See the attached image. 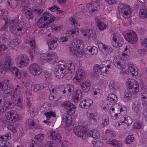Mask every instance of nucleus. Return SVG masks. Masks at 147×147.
<instances>
[{"mask_svg": "<svg viewBox=\"0 0 147 147\" xmlns=\"http://www.w3.org/2000/svg\"><path fill=\"white\" fill-rule=\"evenodd\" d=\"M55 17L49 12H44L37 21V25L40 28L48 27L49 23L53 22Z\"/></svg>", "mask_w": 147, "mask_h": 147, "instance_id": "nucleus-1", "label": "nucleus"}, {"mask_svg": "<svg viewBox=\"0 0 147 147\" xmlns=\"http://www.w3.org/2000/svg\"><path fill=\"white\" fill-rule=\"evenodd\" d=\"M84 48V45L82 42L79 40L74 39L70 45V49L73 53L77 57H81L84 54V51H82Z\"/></svg>", "mask_w": 147, "mask_h": 147, "instance_id": "nucleus-2", "label": "nucleus"}, {"mask_svg": "<svg viewBox=\"0 0 147 147\" xmlns=\"http://www.w3.org/2000/svg\"><path fill=\"white\" fill-rule=\"evenodd\" d=\"M27 30V27L24 22H17L15 25H11L10 27V32L17 36L24 34Z\"/></svg>", "mask_w": 147, "mask_h": 147, "instance_id": "nucleus-3", "label": "nucleus"}, {"mask_svg": "<svg viewBox=\"0 0 147 147\" xmlns=\"http://www.w3.org/2000/svg\"><path fill=\"white\" fill-rule=\"evenodd\" d=\"M123 34L125 40L130 43L135 44L137 41V35L132 30H129Z\"/></svg>", "mask_w": 147, "mask_h": 147, "instance_id": "nucleus-4", "label": "nucleus"}, {"mask_svg": "<svg viewBox=\"0 0 147 147\" xmlns=\"http://www.w3.org/2000/svg\"><path fill=\"white\" fill-rule=\"evenodd\" d=\"M16 60L17 65L21 68L27 66L28 65L30 61L28 56L24 54L19 55Z\"/></svg>", "mask_w": 147, "mask_h": 147, "instance_id": "nucleus-5", "label": "nucleus"}, {"mask_svg": "<svg viewBox=\"0 0 147 147\" xmlns=\"http://www.w3.org/2000/svg\"><path fill=\"white\" fill-rule=\"evenodd\" d=\"M119 9L122 12L124 18L128 19L131 15L132 10L129 7V6L124 4H119Z\"/></svg>", "mask_w": 147, "mask_h": 147, "instance_id": "nucleus-6", "label": "nucleus"}, {"mask_svg": "<svg viewBox=\"0 0 147 147\" xmlns=\"http://www.w3.org/2000/svg\"><path fill=\"white\" fill-rule=\"evenodd\" d=\"M73 131L78 137L82 138L83 140L86 139L87 130L85 127L82 126L75 127Z\"/></svg>", "mask_w": 147, "mask_h": 147, "instance_id": "nucleus-7", "label": "nucleus"}, {"mask_svg": "<svg viewBox=\"0 0 147 147\" xmlns=\"http://www.w3.org/2000/svg\"><path fill=\"white\" fill-rule=\"evenodd\" d=\"M67 65L66 63L63 62L62 64H59L57 69H55V74L57 78L58 79L62 78L65 75V69Z\"/></svg>", "mask_w": 147, "mask_h": 147, "instance_id": "nucleus-8", "label": "nucleus"}, {"mask_svg": "<svg viewBox=\"0 0 147 147\" xmlns=\"http://www.w3.org/2000/svg\"><path fill=\"white\" fill-rule=\"evenodd\" d=\"M29 70L30 73L34 76L38 75L42 72V70L40 66L35 63H33L30 65Z\"/></svg>", "mask_w": 147, "mask_h": 147, "instance_id": "nucleus-9", "label": "nucleus"}, {"mask_svg": "<svg viewBox=\"0 0 147 147\" xmlns=\"http://www.w3.org/2000/svg\"><path fill=\"white\" fill-rule=\"evenodd\" d=\"M58 39L57 37L54 36L48 38L47 41L49 49H55L57 48L58 46Z\"/></svg>", "mask_w": 147, "mask_h": 147, "instance_id": "nucleus-10", "label": "nucleus"}, {"mask_svg": "<svg viewBox=\"0 0 147 147\" xmlns=\"http://www.w3.org/2000/svg\"><path fill=\"white\" fill-rule=\"evenodd\" d=\"M85 77V74L84 71L81 69H79L76 71L73 81L76 82H80L83 80Z\"/></svg>", "mask_w": 147, "mask_h": 147, "instance_id": "nucleus-11", "label": "nucleus"}, {"mask_svg": "<svg viewBox=\"0 0 147 147\" xmlns=\"http://www.w3.org/2000/svg\"><path fill=\"white\" fill-rule=\"evenodd\" d=\"M0 88L3 89V91L4 93H5L6 95H11L12 96V89L9 86L5 84L4 82H2L0 81Z\"/></svg>", "mask_w": 147, "mask_h": 147, "instance_id": "nucleus-12", "label": "nucleus"}, {"mask_svg": "<svg viewBox=\"0 0 147 147\" xmlns=\"http://www.w3.org/2000/svg\"><path fill=\"white\" fill-rule=\"evenodd\" d=\"M13 63L11 57L9 56H6L4 59L3 69L5 71L9 69L10 66Z\"/></svg>", "mask_w": 147, "mask_h": 147, "instance_id": "nucleus-13", "label": "nucleus"}, {"mask_svg": "<svg viewBox=\"0 0 147 147\" xmlns=\"http://www.w3.org/2000/svg\"><path fill=\"white\" fill-rule=\"evenodd\" d=\"M7 100L5 102V106L7 105L6 106L7 109L12 108L14 106V105L16 103L14 98L12 99V96L10 95H7L6 98Z\"/></svg>", "mask_w": 147, "mask_h": 147, "instance_id": "nucleus-14", "label": "nucleus"}, {"mask_svg": "<svg viewBox=\"0 0 147 147\" xmlns=\"http://www.w3.org/2000/svg\"><path fill=\"white\" fill-rule=\"evenodd\" d=\"M50 138L54 143H59L61 141L60 134L57 131L51 132Z\"/></svg>", "mask_w": 147, "mask_h": 147, "instance_id": "nucleus-15", "label": "nucleus"}, {"mask_svg": "<svg viewBox=\"0 0 147 147\" xmlns=\"http://www.w3.org/2000/svg\"><path fill=\"white\" fill-rule=\"evenodd\" d=\"M100 65L96 64L94 67L92 71L90 73V76L92 77L95 78L99 75H100Z\"/></svg>", "mask_w": 147, "mask_h": 147, "instance_id": "nucleus-16", "label": "nucleus"}, {"mask_svg": "<svg viewBox=\"0 0 147 147\" xmlns=\"http://www.w3.org/2000/svg\"><path fill=\"white\" fill-rule=\"evenodd\" d=\"M80 85L82 88L83 91L84 93H86L89 90L91 86V84L90 81H85L83 82L80 83Z\"/></svg>", "mask_w": 147, "mask_h": 147, "instance_id": "nucleus-17", "label": "nucleus"}, {"mask_svg": "<svg viewBox=\"0 0 147 147\" xmlns=\"http://www.w3.org/2000/svg\"><path fill=\"white\" fill-rule=\"evenodd\" d=\"M140 42L142 45L144 46H145L147 49V38H142L140 40ZM138 52L141 55L145 54V53L147 52V50L144 49H138Z\"/></svg>", "mask_w": 147, "mask_h": 147, "instance_id": "nucleus-18", "label": "nucleus"}, {"mask_svg": "<svg viewBox=\"0 0 147 147\" xmlns=\"http://www.w3.org/2000/svg\"><path fill=\"white\" fill-rule=\"evenodd\" d=\"M89 137H92L95 140L98 139L99 137V132L95 130L89 131L87 133L86 138Z\"/></svg>", "mask_w": 147, "mask_h": 147, "instance_id": "nucleus-19", "label": "nucleus"}, {"mask_svg": "<svg viewBox=\"0 0 147 147\" xmlns=\"http://www.w3.org/2000/svg\"><path fill=\"white\" fill-rule=\"evenodd\" d=\"M61 105L68 110L76 109L75 105L68 101L63 102L61 103Z\"/></svg>", "mask_w": 147, "mask_h": 147, "instance_id": "nucleus-20", "label": "nucleus"}, {"mask_svg": "<svg viewBox=\"0 0 147 147\" xmlns=\"http://www.w3.org/2000/svg\"><path fill=\"white\" fill-rule=\"evenodd\" d=\"M128 71H127L125 73L129 74H130L133 76H136L138 75V72L135 71V68L133 66L132 64H130L128 65Z\"/></svg>", "mask_w": 147, "mask_h": 147, "instance_id": "nucleus-21", "label": "nucleus"}, {"mask_svg": "<svg viewBox=\"0 0 147 147\" xmlns=\"http://www.w3.org/2000/svg\"><path fill=\"white\" fill-rule=\"evenodd\" d=\"M26 125L29 128H38L39 127L37 124H35L34 121L31 119H29L26 120Z\"/></svg>", "mask_w": 147, "mask_h": 147, "instance_id": "nucleus-22", "label": "nucleus"}, {"mask_svg": "<svg viewBox=\"0 0 147 147\" xmlns=\"http://www.w3.org/2000/svg\"><path fill=\"white\" fill-rule=\"evenodd\" d=\"M119 122L121 124L125 123L127 125V126H128L132 123V120L130 116H126L125 117H123L122 120L121 119Z\"/></svg>", "mask_w": 147, "mask_h": 147, "instance_id": "nucleus-23", "label": "nucleus"}, {"mask_svg": "<svg viewBox=\"0 0 147 147\" xmlns=\"http://www.w3.org/2000/svg\"><path fill=\"white\" fill-rule=\"evenodd\" d=\"M82 96V94L81 91L79 89H78L74 92L73 95V99L75 102H77L80 98L81 99Z\"/></svg>", "mask_w": 147, "mask_h": 147, "instance_id": "nucleus-24", "label": "nucleus"}, {"mask_svg": "<svg viewBox=\"0 0 147 147\" xmlns=\"http://www.w3.org/2000/svg\"><path fill=\"white\" fill-rule=\"evenodd\" d=\"M117 98L114 94H110L107 97V100L113 103H115L117 101Z\"/></svg>", "mask_w": 147, "mask_h": 147, "instance_id": "nucleus-25", "label": "nucleus"}, {"mask_svg": "<svg viewBox=\"0 0 147 147\" xmlns=\"http://www.w3.org/2000/svg\"><path fill=\"white\" fill-rule=\"evenodd\" d=\"M11 70L13 74L14 75L16 79H18L21 77L22 75L17 68L12 67L11 68Z\"/></svg>", "mask_w": 147, "mask_h": 147, "instance_id": "nucleus-26", "label": "nucleus"}, {"mask_svg": "<svg viewBox=\"0 0 147 147\" xmlns=\"http://www.w3.org/2000/svg\"><path fill=\"white\" fill-rule=\"evenodd\" d=\"M129 89H127L125 91V96L123 98V99L125 102H127L129 100L132 99V94H133L132 92H129Z\"/></svg>", "mask_w": 147, "mask_h": 147, "instance_id": "nucleus-27", "label": "nucleus"}, {"mask_svg": "<svg viewBox=\"0 0 147 147\" xmlns=\"http://www.w3.org/2000/svg\"><path fill=\"white\" fill-rule=\"evenodd\" d=\"M88 51L90 55H96L98 52V49L96 47L93 46L92 47H88L87 48L86 52Z\"/></svg>", "mask_w": 147, "mask_h": 147, "instance_id": "nucleus-28", "label": "nucleus"}, {"mask_svg": "<svg viewBox=\"0 0 147 147\" xmlns=\"http://www.w3.org/2000/svg\"><path fill=\"white\" fill-rule=\"evenodd\" d=\"M129 89V92H132L133 94H136L139 91V85H134L132 87L128 88Z\"/></svg>", "mask_w": 147, "mask_h": 147, "instance_id": "nucleus-29", "label": "nucleus"}, {"mask_svg": "<svg viewBox=\"0 0 147 147\" xmlns=\"http://www.w3.org/2000/svg\"><path fill=\"white\" fill-rule=\"evenodd\" d=\"M3 34L2 35V38L4 42L9 40L10 39V35L8 31H5L3 32Z\"/></svg>", "mask_w": 147, "mask_h": 147, "instance_id": "nucleus-30", "label": "nucleus"}, {"mask_svg": "<svg viewBox=\"0 0 147 147\" xmlns=\"http://www.w3.org/2000/svg\"><path fill=\"white\" fill-rule=\"evenodd\" d=\"M47 86V84H40L36 85L34 86V91L36 92L39 90L46 88Z\"/></svg>", "mask_w": 147, "mask_h": 147, "instance_id": "nucleus-31", "label": "nucleus"}, {"mask_svg": "<svg viewBox=\"0 0 147 147\" xmlns=\"http://www.w3.org/2000/svg\"><path fill=\"white\" fill-rule=\"evenodd\" d=\"M7 95L0 96V105L2 107L5 106V102L6 100H7L6 98Z\"/></svg>", "mask_w": 147, "mask_h": 147, "instance_id": "nucleus-32", "label": "nucleus"}, {"mask_svg": "<svg viewBox=\"0 0 147 147\" xmlns=\"http://www.w3.org/2000/svg\"><path fill=\"white\" fill-rule=\"evenodd\" d=\"M67 69L69 72L71 73H74L75 72V66L73 62H71L68 64Z\"/></svg>", "mask_w": 147, "mask_h": 147, "instance_id": "nucleus-33", "label": "nucleus"}, {"mask_svg": "<svg viewBox=\"0 0 147 147\" xmlns=\"http://www.w3.org/2000/svg\"><path fill=\"white\" fill-rule=\"evenodd\" d=\"M24 12L26 14L27 17L28 18L32 19L33 18L34 15L32 11L30 8L28 9L27 11H24Z\"/></svg>", "mask_w": 147, "mask_h": 147, "instance_id": "nucleus-34", "label": "nucleus"}, {"mask_svg": "<svg viewBox=\"0 0 147 147\" xmlns=\"http://www.w3.org/2000/svg\"><path fill=\"white\" fill-rule=\"evenodd\" d=\"M140 92L142 98H144L147 97V89L146 88L143 87L141 88Z\"/></svg>", "mask_w": 147, "mask_h": 147, "instance_id": "nucleus-35", "label": "nucleus"}, {"mask_svg": "<svg viewBox=\"0 0 147 147\" xmlns=\"http://www.w3.org/2000/svg\"><path fill=\"white\" fill-rule=\"evenodd\" d=\"M109 143L115 147H120L121 146L120 142L115 139L110 141Z\"/></svg>", "mask_w": 147, "mask_h": 147, "instance_id": "nucleus-36", "label": "nucleus"}, {"mask_svg": "<svg viewBox=\"0 0 147 147\" xmlns=\"http://www.w3.org/2000/svg\"><path fill=\"white\" fill-rule=\"evenodd\" d=\"M89 122L91 123H96V121L98 119V118L95 115L92 116H91L88 117Z\"/></svg>", "mask_w": 147, "mask_h": 147, "instance_id": "nucleus-37", "label": "nucleus"}, {"mask_svg": "<svg viewBox=\"0 0 147 147\" xmlns=\"http://www.w3.org/2000/svg\"><path fill=\"white\" fill-rule=\"evenodd\" d=\"M127 84L129 85L128 88H130L134 85H137L138 84L136 81H135L134 79H131L129 80V81L127 82Z\"/></svg>", "mask_w": 147, "mask_h": 147, "instance_id": "nucleus-38", "label": "nucleus"}, {"mask_svg": "<svg viewBox=\"0 0 147 147\" xmlns=\"http://www.w3.org/2000/svg\"><path fill=\"white\" fill-rule=\"evenodd\" d=\"M116 64L117 65V67L118 68L121 69L122 70H123L126 67L125 63L124 61H123V62H122L120 61H118L117 63Z\"/></svg>", "mask_w": 147, "mask_h": 147, "instance_id": "nucleus-39", "label": "nucleus"}, {"mask_svg": "<svg viewBox=\"0 0 147 147\" xmlns=\"http://www.w3.org/2000/svg\"><path fill=\"white\" fill-rule=\"evenodd\" d=\"M44 135L42 134H39L36 135L34 137L36 141L37 142H41L44 139Z\"/></svg>", "mask_w": 147, "mask_h": 147, "instance_id": "nucleus-40", "label": "nucleus"}, {"mask_svg": "<svg viewBox=\"0 0 147 147\" xmlns=\"http://www.w3.org/2000/svg\"><path fill=\"white\" fill-rule=\"evenodd\" d=\"M20 44V42L17 39H13L10 42V45L12 48L18 47Z\"/></svg>", "mask_w": 147, "mask_h": 147, "instance_id": "nucleus-41", "label": "nucleus"}, {"mask_svg": "<svg viewBox=\"0 0 147 147\" xmlns=\"http://www.w3.org/2000/svg\"><path fill=\"white\" fill-rule=\"evenodd\" d=\"M134 139V138L133 135H129L126 137L125 141V143L127 144H130L131 142L133 141Z\"/></svg>", "mask_w": 147, "mask_h": 147, "instance_id": "nucleus-42", "label": "nucleus"}, {"mask_svg": "<svg viewBox=\"0 0 147 147\" xmlns=\"http://www.w3.org/2000/svg\"><path fill=\"white\" fill-rule=\"evenodd\" d=\"M45 115L46 116L47 120H49L51 117L52 116L54 117H55L56 114L50 111L45 113Z\"/></svg>", "mask_w": 147, "mask_h": 147, "instance_id": "nucleus-43", "label": "nucleus"}, {"mask_svg": "<svg viewBox=\"0 0 147 147\" xmlns=\"http://www.w3.org/2000/svg\"><path fill=\"white\" fill-rule=\"evenodd\" d=\"M96 111L94 109H89L87 112V117L95 115Z\"/></svg>", "mask_w": 147, "mask_h": 147, "instance_id": "nucleus-44", "label": "nucleus"}, {"mask_svg": "<svg viewBox=\"0 0 147 147\" xmlns=\"http://www.w3.org/2000/svg\"><path fill=\"white\" fill-rule=\"evenodd\" d=\"M109 123V118L108 117H107L104 120V121L98 126V127H99L100 128H103L106 126Z\"/></svg>", "mask_w": 147, "mask_h": 147, "instance_id": "nucleus-45", "label": "nucleus"}, {"mask_svg": "<svg viewBox=\"0 0 147 147\" xmlns=\"http://www.w3.org/2000/svg\"><path fill=\"white\" fill-rule=\"evenodd\" d=\"M55 90L54 88H53L51 91L50 92L49 100H53L54 98L55 95Z\"/></svg>", "mask_w": 147, "mask_h": 147, "instance_id": "nucleus-46", "label": "nucleus"}, {"mask_svg": "<svg viewBox=\"0 0 147 147\" xmlns=\"http://www.w3.org/2000/svg\"><path fill=\"white\" fill-rule=\"evenodd\" d=\"M66 119L65 121V122L67 125V126H69L72 124V121L71 120V117L70 116H68L67 117H66Z\"/></svg>", "mask_w": 147, "mask_h": 147, "instance_id": "nucleus-47", "label": "nucleus"}, {"mask_svg": "<svg viewBox=\"0 0 147 147\" xmlns=\"http://www.w3.org/2000/svg\"><path fill=\"white\" fill-rule=\"evenodd\" d=\"M140 15L141 18H147V13L146 11L143 9L142 10Z\"/></svg>", "mask_w": 147, "mask_h": 147, "instance_id": "nucleus-48", "label": "nucleus"}, {"mask_svg": "<svg viewBox=\"0 0 147 147\" xmlns=\"http://www.w3.org/2000/svg\"><path fill=\"white\" fill-rule=\"evenodd\" d=\"M12 121H16L18 119V115H17V113L16 112L12 111Z\"/></svg>", "mask_w": 147, "mask_h": 147, "instance_id": "nucleus-49", "label": "nucleus"}, {"mask_svg": "<svg viewBox=\"0 0 147 147\" xmlns=\"http://www.w3.org/2000/svg\"><path fill=\"white\" fill-rule=\"evenodd\" d=\"M70 34H71L72 36H73L74 34L77 35L79 33V29L78 28H74L72 30H71L70 31Z\"/></svg>", "mask_w": 147, "mask_h": 147, "instance_id": "nucleus-50", "label": "nucleus"}, {"mask_svg": "<svg viewBox=\"0 0 147 147\" xmlns=\"http://www.w3.org/2000/svg\"><path fill=\"white\" fill-rule=\"evenodd\" d=\"M3 20H5V24H4V25L2 26L1 28L0 29V32H4V31H7L6 30L7 27L6 25L7 23V22L5 20V18L4 17H2L1 18Z\"/></svg>", "mask_w": 147, "mask_h": 147, "instance_id": "nucleus-51", "label": "nucleus"}, {"mask_svg": "<svg viewBox=\"0 0 147 147\" xmlns=\"http://www.w3.org/2000/svg\"><path fill=\"white\" fill-rule=\"evenodd\" d=\"M28 43L31 46L32 49L34 50L36 47L35 41L31 39L28 40Z\"/></svg>", "mask_w": 147, "mask_h": 147, "instance_id": "nucleus-52", "label": "nucleus"}, {"mask_svg": "<svg viewBox=\"0 0 147 147\" xmlns=\"http://www.w3.org/2000/svg\"><path fill=\"white\" fill-rule=\"evenodd\" d=\"M44 60L45 61H46L48 63H53V61H54L53 60V58H55V57H44Z\"/></svg>", "mask_w": 147, "mask_h": 147, "instance_id": "nucleus-53", "label": "nucleus"}, {"mask_svg": "<svg viewBox=\"0 0 147 147\" xmlns=\"http://www.w3.org/2000/svg\"><path fill=\"white\" fill-rule=\"evenodd\" d=\"M102 142L100 140H96L94 145V147H102L103 146Z\"/></svg>", "mask_w": 147, "mask_h": 147, "instance_id": "nucleus-54", "label": "nucleus"}, {"mask_svg": "<svg viewBox=\"0 0 147 147\" xmlns=\"http://www.w3.org/2000/svg\"><path fill=\"white\" fill-rule=\"evenodd\" d=\"M11 7L13 8L16 7L17 6L19 5L18 2L15 0L11 1Z\"/></svg>", "mask_w": 147, "mask_h": 147, "instance_id": "nucleus-55", "label": "nucleus"}, {"mask_svg": "<svg viewBox=\"0 0 147 147\" xmlns=\"http://www.w3.org/2000/svg\"><path fill=\"white\" fill-rule=\"evenodd\" d=\"M86 102V109L89 108L92 103V100L90 99H86L85 100Z\"/></svg>", "mask_w": 147, "mask_h": 147, "instance_id": "nucleus-56", "label": "nucleus"}, {"mask_svg": "<svg viewBox=\"0 0 147 147\" xmlns=\"http://www.w3.org/2000/svg\"><path fill=\"white\" fill-rule=\"evenodd\" d=\"M33 11L34 13H35L38 15H40L41 13H42L43 11V10L42 9H37V8H34L33 9Z\"/></svg>", "mask_w": 147, "mask_h": 147, "instance_id": "nucleus-57", "label": "nucleus"}, {"mask_svg": "<svg viewBox=\"0 0 147 147\" xmlns=\"http://www.w3.org/2000/svg\"><path fill=\"white\" fill-rule=\"evenodd\" d=\"M134 125L135 128L139 129L141 128L142 125L139 121H137L134 123Z\"/></svg>", "mask_w": 147, "mask_h": 147, "instance_id": "nucleus-58", "label": "nucleus"}, {"mask_svg": "<svg viewBox=\"0 0 147 147\" xmlns=\"http://www.w3.org/2000/svg\"><path fill=\"white\" fill-rule=\"evenodd\" d=\"M86 101L85 100L81 101L79 104L80 107L82 108L86 109Z\"/></svg>", "mask_w": 147, "mask_h": 147, "instance_id": "nucleus-59", "label": "nucleus"}, {"mask_svg": "<svg viewBox=\"0 0 147 147\" xmlns=\"http://www.w3.org/2000/svg\"><path fill=\"white\" fill-rule=\"evenodd\" d=\"M11 112L12 111H10L9 115L7 116L6 117L7 121L10 123L12 122Z\"/></svg>", "mask_w": 147, "mask_h": 147, "instance_id": "nucleus-60", "label": "nucleus"}, {"mask_svg": "<svg viewBox=\"0 0 147 147\" xmlns=\"http://www.w3.org/2000/svg\"><path fill=\"white\" fill-rule=\"evenodd\" d=\"M73 73H71V72L69 71V72L66 74H65V76L66 79L68 80L72 78Z\"/></svg>", "mask_w": 147, "mask_h": 147, "instance_id": "nucleus-61", "label": "nucleus"}, {"mask_svg": "<svg viewBox=\"0 0 147 147\" xmlns=\"http://www.w3.org/2000/svg\"><path fill=\"white\" fill-rule=\"evenodd\" d=\"M98 28L101 30H103L106 27V25L103 23L101 22L98 25Z\"/></svg>", "mask_w": 147, "mask_h": 147, "instance_id": "nucleus-62", "label": "nucleus"}, {"mask_svg": "<svg viewBox=\"0 0 147 147\" xmlns=\"http://www.w3.org/2000/svg\"><path fill=\"white\" fill-rule=\"evenodd\" d=\"M92 7L95 11H97L100 8V7L98 6V4L96 2H94L93 3Z\"/></svg>", "mask_w": 147, "mask_h": 147, "instance_id": "nucleus-63", "label": "nucleus"}, {"mask_svg": "<svg viewBox=\"0 0 147 147\" xmlns=\"http://www.w3.org/2000/svg\"><path fill=\"white\" fill-rule=\"evenodd\" d=\"M2 147H12V145L9 144L8 142L6 141L3 142V144L1 145Z\"/></svg>", "mask_w": 147, "mask_h": 147, "instance_id": "nucleus-64", "label": "nucleus"}]
</instances>
